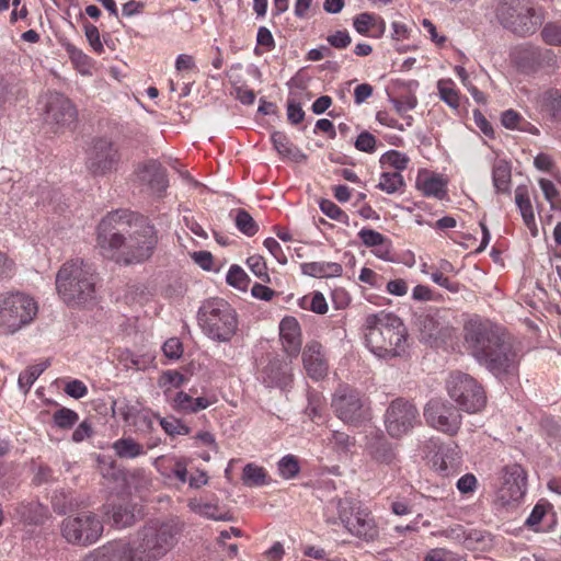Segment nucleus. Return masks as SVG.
Segmentation results:
<instances>
[{
	"mask_svg": "<svg viewBox=\"0 0 561 561\" xmlns=\"http://www.w3.org/2000/svg\"><path fill=\"white\" fill-rule=\"evenodd\" d=\"M365 329L366 345L377 357L389 359L405 354L408 331L398 316L383 311L369 314Z\"/></svg>",
	"mask_w": 561,
	"mask_h": 561,
	"instance_id": "4",
	"label": "nucleus"
},
{
	"mask_svg": "<svg viewBox=\"0 0 561 561\" xmlns=\"http://www.w3.org/2000/svg\"><path fill=\"white\" fill-rule=\"evenodd\" d=\"M302 362L308 375L313 379L323 378L328 371V363L322 345L317 341L309 342L302 352Z\"/></svg>",
	"mask_w": 561,
	"mask_h": 561,
	"instance_id": "20",
	"label": "nucleus"
},
{
	"mask_svg": "<svg viewBox=\"0 0 561 561\" xmlns=\"http://www.w3.org/2000/svg\"><path fill=\"white\" fill-rule=\"evenodd\" d=\"M164 355L170 359H179L183 354V345L176 337L169 339L162 346Z\"/></svg>",
	"mask_w": 561,
	"mask_h": 561,
	"instance_id": "55",
	"label": "nucleus"
},
{
	"mask_svg": "<svg viewBox=\"0 0 561 561\" xmlns=\"http://www.w3.org/2000/svg\"><path fill=\"white\" fill-rule=\"evenodd\" d=\"M197 320L203 332L218 342H229L238 329L237 312L224 299L205 301L198 310Z\"/></svg>",
	"mask_w": 561,
	"mask_h": 561,
	"instance_id": "6",
	"label": "nucleus"
},
{
	"mask_svg": "<svg viewBox=\"0 0 561 561\" xmlns=\"http://www.w3.org/2000/svg\"><path fill=\"white\" fill-rule=\"evenodd\" d=\"M426 423L450 436L458 433L461 425V414L449 401L442 398L431 399L424 407Z\"/></svg>",
	"mask_w": 561,
	"mask_h": 561,
	"instance_id": "12",
	"label": "nucleus"
},
{
	"mask_svg": "<svg viewBox=\"0 0 561 561\" xmlns=\"http://www.w3.org/2000/svg\"><path fill=\"white\" fill-rule=\"evenodd\" d=\"M36 301L24 293H8L0 297V330L14 334L28 325L36 317Z\"/></svg>",
	"mask_w": 561,
	"mask_h": 561,
	"instance_id": "8",
	"label": "nucleus"
},
{
	"mask_svg": "<svg viewBox=\"0 0 561 561\" xmlns=\"http://www.w3.org/2000/svg\"><path fill=\"white\" fill-rule=\"evenodd\" d=\"M438 92L440 99L450 107L457 108L459 106L458 93L453 88L447 87L443 81L438 82Z\"/></svg>",
	"mask_w": 561,
	"mask_h": 561,
	"instance_id": "53",
	"label": "nucleus"
},
{
	"mask_svg": "<svg viewBox=\"0 0 561 561\" xmlns=\"http://www.w3.org/2000/svg\"><path fill=\"white\" fill-rule=\"evenodd\" d=\"M43 374V368L30 366L19 376V387L26 393L35 380Z\"/></svg>",
	"mask_w": 561,
	"mask_h": 561,
	"instance_id": "49",
	"label": "nucleus"
},
{
	"mask_svg": "<svg viewBox=\"0 0 561 561\" xmlns=\"http://www.w3.org/2000/svg\"><path fill=\"white\" fill-rule=\"evenodd\" d=\"M517 64L525 70L535 71L538 69H554L558 59L551 49L529 46L518 51Z\"/></svg>",
	"mask_w": 561,
	"mask_h": 561,
	"instance_id": "19",
	"label": "nucleus"
},
{
	"mask_svg": "<svg viewBox=\"0 0 561 561\" xmlns=\"http://www.w3.org/2000/svg\"><path fill=\"white\" fill-rule=\"evenodd\" d=\"M65 392L75 399H81L88 393L87 386L80 380H71L65 387Z\"/></svg>",
	"mask_w": 561,
	"mask_h": 561,
	"instance_id": "62",
	"label": "nucleus"
},
{
	"mask_svg": "<svg viewBox=\"0 0 561 561\" xmlns=\"http://www.w3.org/2000/svg\"><path fill=\"white\" fill-rule=\"evenodd\" d=\"M542 41L551 46H561V24L548 22L541 30Z\"/></svg>",
	"mask_w": 561,
	"mask_h": 561,
	"instance_id": "46",
	"label": "nucleus"
},
{
	"mask_svg": "<svg viewBox=\"0 0 561 561\" xmlns=\"http://www.w3.org/2000/svg\"><path fill=\"white\" fill-rule=\"evenodd\" d=\"M404 185L403 176L399 172H383L377 187L388 194H393Z\"/></svg>",
	"mask_w": 561,
	"mask_h": 561,
	"instance_id": "39",
	"label": "nucleus"
},
{
	"mask_svg": "<svg viewBox=\"0 0 561 561\" xmlns=\"http://www.w3.org/2000/svg\"><path fill=\"white\" fill-rule=\"evenodd\" d=\"M16 514L26 524L42 525L48 517V510L38 502H31L19 505Z\"/></svg>",
	"mask_w": 561,
	"mask_h": 561,
	"instance_id": "32",
	"label": "nucleus"
},
{
	"mask_svg": "<svg viewBox=\"0 0 561 561\" xmlns=\"http://www.w3.org/2000/svg\"><path fill=\"white\" fill-rule=\"evenodd\" d=\"M121 156L114 144L105 138L95 139L87 160V168L94 176H103L116 170Z\"/></svg>",
	"mask_w": 561,
	"mask_h": 561,
	"instance_id": "14",
	"label": "nucleus"
},
{
	"mask_svg": "<svg viewBox=\"0 0 561 561\" xmlns=\"http://www.w3.org/2000/svg\"><path fill=\"white\" fill-rule=\"evenodd\" d=\"M332 407L344 422H356L363 416L362 397L355 389L340 388L333 398Z\"/></svg>",
	"mask_w": 561,
	"mask_h": 561,
	"instance_id": "17",
	"label": "nucleus"
},
{
	"mask_svg": "<svg viewBox=\"0 0 561 561\" xmlns=\"http://www.w3.org/2000/svg\"><path fill=\"white\" fill-rule=\"evenodd\" d=\"M218 506L211 503H203L198 506V513L209 519L214 520H231L232 517L229 514L217 515Z\"/></svg>",
	"mask_w": 561,
	"mask_h": 561,
	"instance_id": "58",
	"label": "nucleus"
},
{
	"mask_svg": "<svg viewBox=\"0 0 561 561\" xmlns=\"http://www.w3.org/2000/svg\"><path fill=\"white\" fill-rule=\"evenodd\" d=\"M135 175L141 185H146L158 197H162L169 187L167 169L158 160L150 159L139 163Z\"/></svg>",
	"mask_w": 561,
	"mask_h": 561,
	"instance_id": "16",
	"label": "nucleus"
},
{
	"mask_svg": "<svg viewBox=\"0 0 561 561\" xmlns=\"http://www.w3.org/2000/svg\"><path fill=\"white\" fill-rule=\"evenodd\" d=\"M376 137L369 131H362L356 138L354 146L358 151L373 153L376 150Z\"/></svg>",
	"mask_w": 561,
	"mask_h": 561,
	"instance_id": "52",
	"label": "nucleus"
},
{
	"mask_svg": "<svg viewBox=\"0 0 561 561\" xmlns=\"http://www.w3.org/2000/svg\"><path fill=\"white\" fill-rule=\"evenodd\" d=\"M287 118L293 125L301 123L305 118V112L299 103L295 100L287 102Z\"/></svg>",
	"mask_w": 561,
	"mask_h": 561,
	"instance_id": "60",
	"label": "nucleus"
},
{
	"mask_svg": "<svg viewBox=\"0 0 561 561\" xmlns=\"http://www.w3.org/2000/svg\"><path fill=\"white\" fill-rule=\"evenodd\" d=\"M78 420V413L68 408H60L53 414L54 424L64 430L72 427Z\"/></svg>",
	"mask_w": 561,
	"mask_h": 561,
	"instance_id": "41",
	"label": "nucleus"
},
{
	"mask_svg": "<svg viewBox=\"0 0 561 561\" xmlns=\"http://www.w3.org/2000/svg\"><path fill=\"white\" fill-rule=\"evenodd\" d=\"M64 47L68 53L69 58L78 69L84 71V69H87L90 66V58L81 49L77 48L73 44L66 43L64 44Z\"/></svg>",
	"mask_w": 561,
	"mask_h": 561,
	"instance_id": "47",
	"label": "nucleus"
},
{
	"mask_svg": "<svg viewBox=\"0 0 561 561\" xmlns=\"http://www.w3.org/2000/svg\"><path fill=\"white\" fill-rule=\"evenodd\" d=\"M300 268L302 274L317 278L339 277L343 273L342 265L335 262L302 263Z\"/></svg>",
	"mask_w": 561,
	"mask_h": 561,
	"instance_id": "30",
	"label": "nucleus"
},
{
	"mask_svg": "<svg viewBox=\"0 0 561 561\" xmlns=\"http://www.w3.org/2000/svg\"><path fill=\"white\" fill-rule=\"evenodd\" d=\"M159 420L161 427L168 435H187L191 432L186 424L174 416L161 417Z\"/></svg>",
	"mask_w": 561,
	"mask_h": 561,
	"instance_id": "42",
	"label": "nucleus"
},
{
	"mask_svg": "<svg viewBox=\"0 0 561 561\" xmlns=\"http://www.w3.org/2000/svg\"><path fill=\"white\" fill-rule=\"evenodd\" d=\"M234 224L240 232L248 237H253L259 231V225L253 217L243 208L236 210Z\"/></svg>",
	"mask_w": 561,
	"mask_h": 561,
	"instance_id": "38",
	"label": "nucleus"
},
{
	"mask_svg": "<svg viewBox=\"0 0 561 561\" xmlns=\"http://www.w3.org/2000/svg\"><path fill=\"white\" fill-rule=\"evenodd\" d=\"M279 335L285 352L297 356L301 348L300 324L295 317H285L279 323Z\"/></svg>",
	"mask_w": 561,
	"mask_h": 561,
	"instance_id": "22",
	"label": "nucleus"
},
{
	"mask_svg": "<svg viewBox=\"0 0 561 561\" xmlns=\"http://www.w3.org/2000/svg\"><path fill=\"white\" fill-rule=\"evenodd\" d=\"M539 111L552 122L561 123V90L548 89L536 99Z\"/></svg>",
	"mask_w": 561,
	"mask_h": 561,
	"instance_id": "25",
	"label": "nucleus"
},
{
	"mask_svg": "<svg viewBox=\"0 0 561 561\" xmlns=\"http://www.w3.org/2000/svg\"><path fill=\"white\" fill-rule=\"evenodd\" d=\"M274 149L283 158L289 159L294 162L301 163L307 160L305 154L297 146H295L289 137L280 130H275L271 135Z\"/></svg>",
	"mask_w": 561,
	"mask_h": 561,
	"instance_id": "26",
	"label": "nucleus"
},
{
	"mask_svg": "<svg viewBox=\"0 0 561 561\" xmlns=\"http://www.w3.org/2000/svg\"><path fill=\"white\" fill-rule=\"evenodd\" d=\"M420 423L416 405L405 399L397 398L390 402L385 413V426L391 437H402Z\"/></svg>",
	"mask_w": 561,
	"mask_h": 561,
	"instance_id": "11",
	"label": "nucleus"
},
{
	"mask_svg": "<svg viewBox=\"0 0 561 561\" xmlns=\"http://www.w3.org/2000/svg\"><path fill=\"white\" fill-rule=\"evenodd\" d=\"M247 265L251 272L264 283H270L266 262L261 255H251L247 260Z\"/></svg>",
	"mask_w": 561,
	"mask_h": 561,
	"instance_id": "45",
	"label": "nucleus"
},
{
	"mask_svg": "<svg viewBox=\"0 0 561 561\" xmlns=\"http://www.w3.org/2000/svg\"><path fill=\"white\" fill-rule=\"evenodd\" d=\"M327 41L332 47L343 49L351 44L352 38L347 31H336L335 33L329 35Z\"/></svg>",
	"mask_w": 561,
	"mask_h": 561,
	"instance_id": "59",
	"label": "nucleus"
},
{
	"mask_svg": "<svg viewBox=\"0 0 561 561\" xmlns=\"http://www.w3.org/2000/svg\"><path fill=\"white\" fill-rule=\"evenodd\" d=\"M44 119L53 128L71 126L77 119V108L65 94L49 92L44 99Z\"/></svg>",
	"mask_w": 561,
	"mask_h": 561,
	"instance_id": "13",
	"label": "nucleus"
},
{
	"mask_svg": "<svg viewBox=\"0 0 561 561\" xmlns=\"http://www.w3.org/2000/svg\"><path fill=\"white\" fill-rule=\"evenodd\" d=\"M463 339L469 353L494 377L504 382L516 379L520 355L502 328L489 320L473 318L463 327Z\"/></svg>",
	"mask_w": 561,
	"mask_h": 561,
	"instance_id": "2",
	"label": "nucleus"
},
{
	"mask_svg": "<svg viewBox=\"0 0 561 561\" xmlns=\"http://www.w3.org/2000/svg\"><path fill=\"white\" fill-rule=\"evenodd\" d=\"M60 530L67 542L89 546L102 536L103 523L96 514L87 511L66 517L61 522Z\"/></svg>",
	"mask_w": 561,
	"mask_h": 561,
	"instance_id": "10",
	"label": "nucleus"
},
{
	"mask_svg": "<svg viewBox=\"0 0 561 561\" xmlns=\"http://www.w3.org/2000/svg\"><path fill=\"white\" fill-rule=\"evenodd\" d=\"M496 15L500 23L519 36L534 34L545 19L543 11L534 0H500Z\"/></svg>",
	"mask_w": 561,
	"mask_h": 561,
	"instance_id": "7",
	"label": "nucleus"
},
{
	"mask_svg": "<svg viewBox=\"0 0 561 561\" xmlns=\"http://www.w3.org/2000/svg\"><path fill=\"white\" fill-rule=\"evenodd\" d=\"M416 188L427 197H436L443 199L446 196L447 182L436 174H419L416 179Z\"/></svg>",
	"mask_w": 561,
	"mask_h": 561,
	"instance_id": "29",
	"label": "nucleus"
},
{
	"mask_svg": "<svg viewBox=\"0 0 561 561\" xmlns=\"http://www.w3.org/2000/svg\"><path fill=\"white\" fill-rule=\"evenodd\" d=\"M515 203L520 211L524 224L530 229L533 236L537 234L535 215L533 205L528 195V190L524 185H519L515 190Z\"/></svg>",
	"mask_w": 561,
	"mask_h": 561,
	"instance_id": "31",
	"label": "nucleus"
},
{
	"mask_svg": "<svg viewBox=\"0 0 561 561\" xmlns=\"http://www.w3.org/2000/svg\"><path fill=\"white\" fill-rule=\"evenodd\" d=\"M51 506L55 513L66 515L75 511L79 506V503L73 499L72 493L56 490L51 495Z\"/></svg>",
	"mask_w": 561,
	"mask_h": 561,
	"instance_id": "35",
	"label": "nucleus"
},
{
	"mask_svg": "<svg viewBox=\"0 0 561 561\" xmlns=\"http://www.w3.org/2000/svg\"><path fill=\"white\" fill-rule=\"evenodd\" d=\"M264 247L280 264L287 263V257L284 254L280 244L274 238H267L264 241Z\"/></svg>",
	"mask_w": 561,
	"mask_h": 561,
	"instance_id": "64",
	"label": "nucleus"
},
{
	"mask_svg": "<svg viewBox=\"0 0 561 561\" xmlns=\"http://www.w3.org/2000/svg\"><path fill=\"white\" fill-rule=\"evenodd\" d=\"M210 404L211 401L207 398H193L184 391L176 392L172 400L173 410L184 414L197 413L207 409Z\"/></svg>",
	"mask_w": 561,
	"mask_h": 561,
	"instance_id": "27",
	"label": "nucleus"
},
{
	"mask_svg": "<svg viewBox=\"0 0 561 561\" xmlns=\"http://www.w3.org/2000/svg\"><path fill=\"white\" fill-rule=\"evenodd\" d=\"M158 244V233L149 219L119 209L108 213L98 225V245L103 256L124 265L148 261Z\"/></svg>",
	"mask_w": 561,
	"mask_h": 561,
	"instance_id": "1",
	"label": "nucleus"
},
{
	"mask_svg": "<svg viewBox=\"0 0 561 561\" xmlns=\"http://www.w3.org/2000/svg\"><path fill=\"white\" fill-rule=\"evenodd\" d=\"M421 341L431 346H439L451 336L453 328L448 325L438 313L424 314L417 320Z\"/></svg>",
	"mask_w": 561,
	"mask_h": 561,
	"instance_id": "18",
	"label": "nucleus"
},
{
	"mask_svg": "<svg viewBox=\"0 0 561 561\" xmlns=\"http://www.w3.org/2000/svg\"><path fill=\"white\" fill-rule=\"evenodd\" d=\"M320 209L331 219L340 220L343 222L348 220V216L330 199H321Z\"/></svg>",
	"mask_w": 561,
	"mask_h": 561,
	"instance_id": "51",
	"label": "nucleus"
},
{
	"mask_svg": "<svg viewBox=\"0 0 561 561\" xmlns=\"http://www.w3.org/2000/svg\"><path fill=\"white\" fill-rule=\"evenodd\" d=\"M380 162L382 164L388 163L398 171H402L407 169L409 158L397 150H389L381 156Z\"/></svg>",
	"mask_w": 561,
	"mask_h": 561,
	"instance_id": "48",
	"label": "nucleus"
},
{
	"mask_svg": "<svg viewBox=\"0 0 561 561\" xmlns=\"http://www.w3.org/2000/svg\"><path fill=\"white\" fill-rule=\"evenodd\" d=\"M391 103L396 111L403 116L405 112L413 110L416 106L417 100L414 95H405L402 99H391Z\"/></svg>",
	"mask_w": 561,
	"mask_h": 561,
	"instance_id": "61",
	"label": "nucleus"
},
{
	"mask_svg": "<svg viewBox=\"0 0 561 561\" xmlns=\"http://www.w3.org/2000/svg\"><path fill=\"white\" fill-rule=\"evenodd\" d=\"M181 531L173 520H150L137 530L133 540L111 542L83 561H159L176 546Z\"/></svg>",
	"mask_w": 561,
	"mask_h": 561,
	"instance_id": "3",
	"label": "nucleus"
},
{
	"mask_svg": "<svg viewBox=\"0 0 561 561\" xmlns=\"http://www.w3.org/2000/svg\"><path fill=\"white\" fill-rule=\"evenodd\" d=\"M511 178V164L505 160L495 162L492 170V180L497 193H510Z\"/></svg>",
	"mask_w": 561,
	"mask_h": 561,
	"instance_id": "34",
	"label": "nucleus"
},
{
	"mask_svg": "<svg viewBox=\"0 0 561 561\" xmlns=\"http://www.w3.org/2000/svg\"><path fill=\"white\" fill-rule=\"evenodd\" d=\"M449 397L459 408L468 413L482 410L486 403V396L482 386L470 375L456 371L447 381Z\"/></svg>",
	"mask_w": 561,
	"mask_h": 561,
	"instance_id": "9",
	"label": "nucleus"
},
{
	"mask_svg": "<svg viewBox=\"0 0 561 561\" xmlns=\"http://www.w3.org/2000/svg\"><path fill=\"white\" fill-rule=\"evenodd\" d=\"M433 466L442 476L457 473L461 466V456L457 445L439 447L433 458Z\"/></svg>",
	"mask_w": 561,
	"mask_h": 561,
	"instance_id": "21",
	"label": "nucleus"
},
{
	"mask_svg": "<svg viewBox=\"0 0 561 561\" xmlns=\"http://www.w3.org/2000/svg\"><path fill=\"white\" fill-rule=\"evenodd\" d=\"M344 527L352 535L365 540H371L377 536L374 518L365 511L357 510L350 524H345Z\"/></svg>",
	"mask_w": 561,
	"mask_h": 561,
	"instance_id": "24",
	"label": "nucleus"
},
{
	"mask_svg": "<svg viewBox=\"0 0 561 561\" xmlns=\"http://www.w3.org/2000/svg\"><path fill=\"white\" fill-rule=\"evenodd\" d=\"M112 520V525L116 528H126L135 524L136 517L134 507L130 504H116L111 511L105 512Z\"/></svg>",
	"mask_w": 561,
	"mask_h": 561,
	"instance_id": "33",
	"label": "nucleus"
},
{
	"mask_svg": "<svg viewBox=\"0 0 561 561\" xmlns=\"http://www.w3.org/2000/svg\"><path fill=\"white\" fill-rule=\"evenodd\" d=\"M502 486L497 497L502 505L522 500L527 490V473L518 463L507 465L502 470Z\"/></svg>",
	"mask_w": 561,
	"mask_h": 561,
	"instance_id": "15",
	"label": "nucleus"
},
{
	"mask_svg": "<svg viewBox=\"0 0 561 561\" xmlns=\"http://www.w3.org/2000/svg\"><path fill=\"white\" fill-rule=\"evenodd\" d=\"M96 275L91 264L72 259L61 265L56 275L59 296L68 306H82L95 299Z\"/></svg>",
	"mask_w": 561,
	"mask_h": 561,
	"instance_id": "5",
	"label": "nucleus"
},
{
	"mask_svg": "<svg viewBox=\"0 0 561 561\" xmlns=\"http://www.w3.org/2000/svg\"><path fill=\"white\" fill-rule=\"evenodd\" d=\"M366 450L370 458L378 463L391 465L397 458L392 444L382 435H375L369 438Z\"/></svg>",
	"mask_w": 561,
	"mask_h": 561,
	"instance_id": "23",
	"label": "nucleus"
},
{
	"mask_svg": "<svg viewBox=\"0 0 561 561\" xmlns=\"http://www.w3.org/2000/svg\"><path fill=\"white\" fill-rule=\"evenodd\" d=\"M300 467L298 460L293 455L284 456L278 461V471L284 479H293L299 473Z\"/></svg>",
	"mask_w": 561,
	"mask_h": 561,
	"instance_id": "43",
	"label": "nucleus"
},
{
	"mask_svg": "<svg viewBox=\"0 0 561 561\" xmlns=\"http://www.w3.org/2000/svg\"><path fill=\"white\" fill-rule=\"evenodd\" d=\"M263 382L267 387L286 388L291 379L286 367L278 360H271L262 370Z\"/></svg>",
	"mask_w": 561,
	"mask_h": 561,
	"instance_id": "28",
	"label": "nucleus"
},
{
	"mask_svg": "<svg viewBox=\"0 0 561 561\" xmlns=\"http://www.w3.org/2000/svg\"><path fill=\"white\" fill-rule=\"evenodd\" d=\"M226 280L230 286L238 288L242 291H245L248 289V286L251 282L247 273L239 265L236 264L230 266L226 276Z\"/></svg>",
	"mask_w": 561,
	"mask_h": 561,
	"instance_id": "40",
	"label": "nucleus"
},
{
	"mask_svg": "<svg viewBox=\"0 0 561 561\" xmlns=\"http://www.w3.org/2000/svg\"><path fill=\"white\" fill-rule=\"evenodd\" d=\"M113 449L119 458H136L144 454V448L131 437L119 438L113 444Z\"/></svg>",
	"mask_w": 561,
	"mask_h": 561,
	"instance_id": "37",
	"label": "nucleus"
},
{
	"mask_svg": "<svg viewBox=\"0 0 561 561\" xmlns=\"http://www.w3.org/2000/svg\"><path fill=\"white\" fill-rule=\"evenodd\" d=\"M242 482L245 486H262L267 483V474L263 467L248 463L243 468Z\"/></svg>",
	"mask_w": 561,
	"mask_h": 561,
	"instance_id": "36",
	"label": "nucleus"
},
{
	"mask_svg": "<svg viewBox=\"0 0 561 561\" xmlns=\"http://www.w3.org/2000/svg\"><path fill=\"white\" fill-rule=\"evenodd\" d=\"M431 279L435 284L446 288L450 293L455 294V293H458L460 290V284L457 283V282H454L450 278H448L447 276H445L443 274V272H439V271L433 272L431 274Z\"/></svg>",
	"mask_w": 561,
	"mask_h": 561,
	"instance_id": "57",
	"label": "nucleus"
},
{
	"mask_svg": "<svg viewBox=\"0 0 561 561\" xmlns=\"http://www.w3.org/2000/svg\"><path fill=\"white\" fill-rule=\"evenodd\" d=\"M358 237L364 245L367 248L382 245L386 242V237L380 232L364 228L358 232Z\"/></svg>",
	"mask_w": 561,
	"mask_h": 561,
	"instance_id": "50",
	"label": "nucleus"
},
{
	"mask_svg": "<svg viewBox=\"0 0 561 561\" xmlns=\"http://www.w3.org/2000/svg\"><path fill=\"white\" fill-rule=\"evenodd\" d=\"M185 380L186 378L184 377V375H182L178 370H167L161 375L159 379V385L161 387L170 385L174 388H180L185 382Z\"/></svg>",
	"mask_w": 561,
	"mask_h": 561,
	"instance_id": "56",
	"label": "nucleus"
},
{
	"mask_svg": "<svg viewBox=\"0 0 561 561\" xmlns=\"http://www.w3.org/2000/svg\"><path fill=\"white\" fill-rule=\"evenodd\" d=\"M373 21L374 16L370 13L364 12L355 16L353 25L359 34L365 35L373 25Z\"/></svg>",
	"mask_w": 561,
	"mask_h": 561,
	"instance_id": "63",
	"label": "nucleus"
},
{
	"mask_svg": "<svg viewBox=\"0 0 561 561\" xmlns=\"http://www.w3.org/2000/svg\"><path fill=\"white\" fill-rule=\"evenodd\" d=\"M84 33H85V37H87L89 44L91 45V47L96 53H102L104 48L100 41L99 28L95 25H93L89 22H85L84 23Z\"/></svg>",
	"mask_w": 561,
	"mask_h": 561,
	"instance_id": "54",
	"label": "nucleus"
},
{
	"mask_svg": "<svg viewBox=\"0 0 561 561\" xmlns=\"http://www.w3.org/2000/svg\"><path fill=\"white\" fill-rule=\"evenodd\" d=\"M336 510L339 519L345 526V524H350V519L354 516L359 507L356 506V503L351 499H337L336 500Z\"/></svg>",
	"mask_w": 561,
	"mask_h": 561,
	"instance_id": "44",
	"label": "nucleus"
}]
</instances>
